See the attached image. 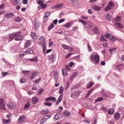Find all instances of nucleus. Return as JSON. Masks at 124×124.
<instances>
[{
	"mask_svg": "<svg viewBox=\"0 0 124 124\" xmlns=\"http://www.w3.org/2000/svg\"><path fill=\"white\" fill-rule=\"evenodd\" d=\"M114 4L111 1L109 2L108 6L105 8L104 11H107L109 10L111 8L115 6Z\"/></svg>",
	"mask_w": 124,
	"mask_h": 124,
	"instance_id": "nucleus-1",
	"label": "nucleus"
},
{
	"mask_svg": "<svg viewBox=\"0 0 124 124\" xmlns=\"http://www.w3.org/2000/svg\"><path fill=\"white\" fill-rule=\"evenodd\" d=\"M91 59L96 63H98L99 62V55H92L91 56Z\"/></svg>",
	"mask_w": 124,
	"mask_h": 124,
	"instance_id": "nucleus-2",
	"label": "nucleus"
},
{
	"mask_svg": "<svg viewBox=\"0 0 124 124\" xmlns=\"http://www.w3.org/2000/svg\"><path fill=\"white\" fill-rule=\"evenodd\" d=\"M8 107L10 109H14L16 107L15 103L13 102H10L7 105Z\"/></svg>",
	"mask_w": 124,
	"mask_h": 124,
	"instance_id": "nucleus-3",
	"label": "nucleus"
},
{
	"mask_svg": "<svg viewBox=\"0 0 124 124\" xmlns=\"http://www.w3.org/2000/svg\"><path fill=\"white\" fill-rule=\"evenodd\" d=\"M21 32L20 31L17 32L15 40L16 41H19L22 39L23 37L21 36Z\"/></svg>",
	"mask_w": 124,
	"mask_h": 124,
	"instance_id": "nucleus-4",
	"label": "nucleus"
},
{
	"mask_svg": "<svg viewBox=\"0 0 124 124\" xmlns=\"http://www.w3.org/2000/svg\"><path fill=\"white\" fill-rule=\"evenodd\" d=\"M3 100L1 98H0V109H3L4 110H6L5 107V104H4Z\"/></svg>",
	"mask_w": 124,
	"mask_h": 124,
	"instance_id": "nucleus-5",
	"label": "nucleus"
},
{
	"mask_svg": "<svg viewBox=\"0 0 124 124\" xmlns=\"http://www.w3.org/2000/svg\"><path fill=\"white\" fill-rule=\"evenodd\" d=\"M39 42L40 44H41L42 46H45V41L44 37L43 36H42L40 37L39 39Z\"/></svg>",
	"mask_w": 124,
	"mask_h": 124,
	"instance_id": "nucleus-6",
	"label": "nucleus"
},
{
	"mask_svg": "<svg viewBox=\"0 0 124 124\" xmlns=\"http://www.w3.org/2000/svg\"><path fill=\"white\" fill-rule=\"evenodd\" d=\"M17 32L12 33L8 35V36L10 39L9 41L13 40L15 37H16Z\"/></svg>",
	"mask_w": 124,
	"mask_h": 124,
	"instance_id": "nucleus-7",
	"label": "nucleus"
},
{
	"mask_svg": "<svg viewBox=\"0 0 124 124\" xmlns=\"http://www.w3.org/2000/svg\"><path fill=\"white\" fill-rule=\"evenodd\" d=\"M26 118L24 115L20 116L18 119V122L19 123H22L25 119Z\"/></svg>",
	"mask_w": 124,
	"mask_h": 124,
	"instance_id": "nucleus-8",
	"label": "nucleus"
},
{
	"mask_svg": "<svg viewBox=\"0 0 124 124\" xmlns=\"http://www.w3.org/2000/svg\"><path fill=\"white\" fill-rule=\"evenodd\" d=\"M92 8L95 10L98 11L101 10V7L96 5H94L92 7Z\"/></svg>",
	"mask_w": 124,
	"mask_h": 124,
	"instance_id": "nucleus-9",
	"label": "nucleus"
},
{
	"mask_svg": "<svg viewBox=\"0 0 124 124\" xmlns=\"http://www.w3.org/2000/svg\"><path fill=\"white\" fill-rule=\"evenodd\" d=\"M14 16V15L13 13H9L6 14L5 15V17L6 19H8Z\"/></svg>",
	"mask_w": 124,
	"mask_h": 124,
	"instance_id": "nucleus-10",
	"label": "nucleus"
},
{
	"mask_svg": "<svg viewBox=\"0 0 124 124\" xmlns=\"http://www.w3.org/2000/svg\"><path fill=\"white\" fill-rule=\"evenodd\" d=\"M120 117V114L117 112L115 113L114 114V117L115 119L116 120H118Z\"/></svg>",
	"mask_w": 124,
	"mask_h": 124,
	"instance_id": "nucleus-11",
	"label": "nucleus"
},
{
	"mask_svg": "<svg viewBox=\"0 0 124 124\" xmlns=\"http://www.w3.org/2000/svg\"><path fill=\"white\" fill-rule=\"evenodd\" d=\"M48 118V116H46L43 118L40 121V124H43L46 121V119Z\"/></svg>",
	"mask_w": 124,
	"mask_h": 124,
	"instance_id": "nucleus-12",
	"label": "nucleus"
},
{
	"mask_svg": "<svg viewBox=\"0 0 124 124\" xmlns=\"http://www.w3.org/2000/svg\"><path fill=\"white\" fill-rule=\"evenodd\" d=\"M115 26L118 28L122 29L123 28L122 24L120 23H117L114 24Z\"/></svg>",
	"mask_w": 124,
	"mask_h": 124,
	"instance_id": "nucleus-13",
	"label": "nucleus"
},
{
	"mask_svg": "<svg viewBox=\"0 0 124 124\" xmlns=\"http://www.w3.org/2000/svg\"><path fill=\"white\" fill-rule=\"evenodd\" d=\"M31 36L33 39H37L39 37L38 35H36L34 32L31 33Z\"/></svg>",
	"mask_w": 124,
	"mask_h": 124,
	"instance_id": "nucleus-14",
	"label": "nucleus"
},
{
	"mask_svg": "<svg viewBox=\"0 0 124 124\" xmlns=\"http://www.w3.org/2000/svg\"><path fill=\"white\" fill-rule=\"evenodd\" d=\"M36 73L35 72L33 73L31 75H30L29 78L31 80L33 79L36 76Z\"/></svg>",
	"mask_w": 124,
	"mask_h": 124,
	"instance_id": "nucleus-15",
	"label": "nucleus"
},
{
	"mask_svg": "<svg viewBox=\"0 0 124 124\" xmlns=\"http://www.w3.org/2000/svg\"><path fill=\"white\" fill-rule=\"evenodd\" d=\"M64 6V4L62 3H59L56 5L54 7L55 8H57L60 9L61 8Z\"/></svg>",
	"mask_w": 124,
	"mask_h": 124,
	"instance_id": "nucleus-16",
	"label": "nucleus"
},
{
	"mask_svg": "<svg viewBox=\"0 0 124 124\" xmlns=\"http://www.w3.org/2000/svg\"><path fill=\"white\" fill-rule=\"evenodd\" d=\"M55 54L54 53H52L50 56V59L52 60V61L54 62L55 59Z\"/></svg>",
	"mask_w": 124,
	"mask_h": 124,
	"instance_id": "nucleus-17",
	"label": "nucleus"
},
{
	"mask_svg": "<svg viewBox=\"0 0 124 124\" xmlns=\"http://www.w3.org/2000/svg\"><path fill=\"white\" fill-rule=\"evenodd\" d=\"M38 99L36 97H33L32 98V102L33 104H36L38 101Z\"/></svg>",
	"mask_w": 124,
	"mask_h": 124,
	"instance_id": "nucleus-18",
	"label": "nucleus"
},
{
	"mask_svg": "<svg viewBox=\"0 0 124 124\" xmlns=\"http://www.w3.org/2000/svg\"><path fill=\"white\" fill-rule=\"evenodd\" d=\"M35 28L36 30H38L39 28L40 25V23L38 22L36 23L35 24Z\"/></svg>",
	"mask_w": 124,
	"mask_h": 124,
	"instance_id": "nucleus-19",
	"label": "nucleus"
},
{
	"mask_svg": "<svg viewBox=\"0 0 124 124\" xmlns=\"http://www.w3.org/2000/svg\"><path fill=\"white\" fill-rule=\"evenodd\" d=\"M63 114L64 116L67 117L69 116L70 115V113L67 111H64Z\"/></svg>",
	"mask_w": 124,
	"mask_h": 124,
	"instance_id": "nucleus-20",
	"label": "nucleus"
},
{
	"mask_svg": "<svg viewBox=\"0 0 124 124\" xmlns=\"http://www.w3.org/2000/svg\"><path fill=\"white\" fill-rule=\"evenodd\" d=\"M28 60L31 62H37L38 60V58L37 57H36L33 58L29 59Z\"/></svg>",
	"mask_w": 124,
	"mask_h": 124,
	"instance_id": "nucleus-21",
	"label": "nucleus"
},
{
	"mask_svg": "<svg viewBox=\"0 0 124 124\" xmlns=\"http://www.w3.org/2000/svg\"><path fill=\"white\" fill-rule=\"evenodd\" d=\"M105 17L108 21H110L112 19V16L110 15L109 13H108L106 15Z\"/></svg>",
	"mask_w": 124,
	"mask_h": 124,
	"instance_id": "nucleus-22",
	"label": "nucleus"
},
{
	"mask_svg": "<svg viewBox=\"0 0 124 124\" xmlns=\"http://www.w3.org/2000/svg\"><path fill=\"white\" fill-rule=\"evenodd\" d=\"M62 75L64 76H67V71L65 69H63L62 70Z\"/></svg>",
	"mask_w": 124,
	"mask_h": 124,
	"instance_id": "nucleus-23",
	"label": "nucleus"
},
{
	"mask_svg": "<svg viewBox=\"0 0 124 124\" xmlns=\"http://www.w3.org/2000/svg\"><path fill=\"white\" fill-rule=\"evenodd\" d=\"M121 17L120 16H118L115 19V21L116 22H120L121 20Z\"/></svg>",
	"mask_w": 124,
	"mask_h": 124,
	"instance_id": "nucleus-24",
	"label": "nucleus"
},
{
	"mask_svg": "<svg viewBox=\"0 0 124 124\" xmlns=\"http://www.w3.org/2000/svg\"><path fill=\"white\" fill-rule=\"evenodd\" d=\"M62 95H61L59 97L56 102V104H58L62 100Z\"/></svg>",
	"mask_w": 124,
	"mask_h": 124,
	"instance_id": "nucleus-25",
	"label": "nucleus"
},
{
	"mask_svg": "<svg viewBox=\"0 0 124 124\" xmlns=\"http://www.w3.org/2000/svg\"><path fill=\"white\" fill-rule=\"evenodd\" d=\"M2 122L4 124H7L10 122V119L6 120L4 118L2 120Z\"/></svg>",
	"mask_w": 124,
	"mask_h": 124,
	"instance_id": "nucleus-26",
	"label": "nucleus"
},
{
	"mask_svg": "<svg viewBox=\"0 0 124 124\" xmlns=\"http://www.w3.org/2000/svg\"><path fill=\"white\" fill-rule=\"evenodd\" d=\"M94 83L93 82H90L89 83V84H88L87 85V88H90L93 85H94Z\"/></svg>",
	"mask_w": 124,
	"mask_h": 124,
	"instance_id": "nucleus-27",
	"label": "nucleus"
},
{
	"mask_svg": "<svg viewBox=\"0 0 124 124\" xmlns=\"http://www.w3.org/2000/svg\"><path fill=\"white\" fill-rule=\"evenodd\" d=\"M92 30L93 31L94 33L97 34L99 33V32L98 30V28L96 27H94Z\"/></svg>",
	"mask_w": 124,
	"mask_h": 124,
	"instance_id": "nucleus-28",
	"label": "nucleus"
},
{
	"mask_svg": "<svg viewBox=\"0 0 124 124\" xmlns=\"http://www.w3.org/2000/svg\"><path fill=\"white\" fill-rule=\"evenodd\" d=\"M30 44L31 43L30 41H27L25 43V47L26 48L30 46Z\"/></svg>",
	"mask_w": 124,
	"mask_h": 124,
	"instance_id": "nucleus-29",
	"label": "nucleus"
},
{
	"mask_svg": "<svg viewBox=\"0 0 124 124\" xmlns=\"http://www.w3.org/2000/svg\"><path fill=\"white\" fill-rule=\"evenodd\" d=\"M64 90V88L62 86H61L60 88L59 92L60 94H61L63 93Z\"/></svg>",
	"mask_w": 124,
	"mask_h": 124,
	"instance_id": "nucleus-30",
	"label": "nucleus"
},
{
	"mask_svg": "<svg viewBox=\"0 0 124 124\" xmlns=\"http://www.w3.org/2000/svg\"><path fill=\"white\" fill-rule=\"evenodd\" d=\"M30 106V103L28 102L26 104L24 107V108L25 109L28 108Z\"/></svg>",
	"mask_w": 124,
	"mask_h": 124,
	"instance_id": "nucleus-31",
	"label": "nucleus"
},
{
	"mask_svg": "<svg viewBox=\"0 0 124 124\" xmlns=\"http://www.w3.org/2000/svg\"><path fill=\"white\" fill-rule=\"evenodd\" d=\"M77 93V92H75L72 93L71 95V97L72 98H74L75 96H77L76 94Z\"/></svg>",
	"mask_w": 124,
	"mask_h": 124,
	"instance_id": "nucleus-32",
	"label": "nucleus"
},
{
	"mask_svg": "<svg viewBox=\"0 0 124 124\" xmlns=\"http://www.w3.org/2000/svg\"><path fill=\"white\" fill-rule=\"evenodd\" d=\"M103 100V98L102 97L96 99L95 101V102H96L101 101Z\"/></svg>",
	"mask_w": 124,
	"mask_h": 124,
	"instance_id": "nucleus-33",
	"label": "nucleus"
},
{
	"mask_svg": "<svg viewBox=\"0 0 124 124\" xmlns=\"http://www.w3.org/2000/svg\"><path fill=\"white\" fill-rule=\"evenodd\" d=\"M26 52H27L28 54H33V51L29 48H28L26 50Z\"/></svg>",
	"mask_w": 124,
	"mask_h": 124,
	"instance_id": "nucleus-34",
	"label": "nucleus"
},
{
	"mask_svg": "<svg viewBox=\"0 0 124 124\" xmlns=\"http://www.w3.org/2000/svg\"><path fill=\"white\" fill-rule=\"evenodd\" d=\"M109 50L110 53L112 54L113 52L116 51V49L115 48H112L111 49H109Z\"/></svg>",
	"mask_w": 124,
	"mask_h": 124,
	"instance_id": "nucleus-35",
	"label": "nucleus"
},
{
	"mask_svg": "<svg viewBox=\"0 0 124 124\" xmlns=\"http://www.w3.org/2000/svg\"><path fill=\"white\" fill-rule=\"evenodd\" d=\"M105 36L106 38H109L110 39V38L113 36V35L110 34H105Z\"/></svg>",
	"mask_w": 124,
	"mask_h": 124,
	"instance_id": "nucleus-36",
	"label": "nucleus"
},
{
	"mask_svg": "<svg viewBox=\"0 0 124 124\" xmlns=\"http://www.w3.org/2000/svg\"><path fill=\"white\" fill-rule=\"evenodd\" d=\"M114 110L112 109H111L108 111V113L109 115L112 114L114 112Z\"/></svg>",
	"mask_w": 124,
	"mask_h": 124,
	"instance_id": "nucleus-37",
	"label": "nucleus"
},
{
	"mask_svg": "<svg viewBox=\"0 0 124 124\" xmlns=\"http://www.w3.org/2000/svg\"><path fill=\"white\" fill-rule=\"evenodd\" d=\"M71 24V23L70 22L66 23L65 25L64 26V27L69 28L70 27V25Z\"/></svg>",
	"mask_w": 124,
	"mask_h": 124,
	"instance_id": "nucleus-38",
	"label": "nucleus"
},
{
	"mask_svg": "<svg viewBox=\"0 0 124 124\" xmlns=\"http://www.w3.org/2000/svg\"><path fill=\"white\" fill-rule=\"evenodd\" d=\"M94 90V89H91L89 91H88V92L87 93V94H86V97H88L89 95Z\"/></svg>",
	"mask_w": 124,
	"mask_h": 124,
	"instance_id": "nucleus-39",
	"label": "nucleus"
},
{
	"mask_svg": "<svg viewBox=\"0 0 124 124\" xmlns=\"http://www.w3.org/2000/svg\"><path fill=\"white\" fill-rule=\"evenodd\" d=\"M20 82L21 83H24L26 82V79H25L21 78L20 80Z\"/></svg>",
	"mask_w": 124,
	"mask_h": 124,
	"instance_id": "nucleus-40",
	"label": "nucleus"
},
{
	"mask_svg": "<svg viewBox=\"0 0 124 124\" xmlns=\"http://www.w3.org/2000/svg\"><path fill=\"white\" fill-rule=\"evenodd\" d=\"M54 27V25L53 24H51L48 27V31H49L51 30L52 28H53Z\"/></svg>",
	"mask_w": 124,
	"mask_h": 124,
	"instance_id": "nucleus-41",
	"label": "nucleus"
},
{
	"mask_svg": "<svg viewBox=\"0 0 124 124\" xmlns=\"http://www.w3.org/2000/svg\"><path fill=\"white\" fill-rule=\"evenodd\" d=\"M24 53L25 52H24V51H22L21 52L20 54V57L21 58H23L24 55H25L24 54Z\"/></svg>",
	"mask_w": 124,
	"mask_h": 124,
	"instance_id": "nucleus-42",
	"label": "nucleus"
},
{
	"mask_svg": "<svg viewBox=\"0 0 124 124\" xmlns=\"http://www.w3.org/2000/svg\"><path fill=\"white\" fill-rule=\"evenodd\" d=\"M59 116V114H57L55 115L54 116V118L56 120H58L60 118Z\"/></svg>",
	"mask_w": 124,
	"mask_h": 124,
	"instance_id": "nucleus-43",
	"label": "nucleus"
},
{
	"mask_svg": "<svg viewBox=\"0 0 124 124\" xmlns=\"http://www.w3.org/2000/svg\"><path fill=\"white\" fill-rule=\"evenodd\" d=\"M62 46L63 48L65 49H67L69 48V46L65 45H63Z\"/></svg>",
	"mask_w": 124,
	"mask_h": 124,
	"instance_id": "nucleus-44",
	"label": "nucleus"
},
{
	"mask_svg": "<svg viewBox=\"0 0 124 124\" xmlns=\"http://www.w3.org/2000/svg\"><path fill=\"white\" fill-rule=\"evenodd\" d=\"M22 20L19 17H18L16 19H15V22H20Z\"/></svg>",
	"mask_w": 124,
	"mask_h": 124,
	"instance_id": "nucleus-45",
	"label": "nucleus"
},
{
	"mask_svg": "<svg viewBox=\"0 0 124 124\" xmlns=\"http://www.w3.org/2000/svg\"><path fill=\"white\" fill-rule=\"evenodd\" d=\"M51 14V13L50 12H48L45 14V16H46L47 17L49 16V15H50Z\"/></svg>",
	"mask_w": 124,
	"mask_h": 124,
	"instance_id": "nucleus-46",
	"label": "nucleus"
},
{
	"mask_svg": "<svg viewBox=\"0 0 124 124\" xmlns=\"http://www.w3.org/2000/svg\"><path fill=\"white\" fill-rule=\"evenodd\" d=\"M110 39L112 40V41L113 42L115 41L116 40V39L113 36L111 37V38H110Z\"/></svg>",
	"mask_w": 124,
	"mask_h": 124,
	"instance_id": "nucleus-47",
	"label": "nucleus"
},
{
	"mask_svg": "<svg viewBox=\"0 0 124 124\" xmlns=\"http://www.w3.org/2000/svg\"><path fill=\"white\" fill-rule=\"evenodd\" d=\"M66 85L65 87V90H67V88H68L69 85V82H67L66 83Z\"/></svg>",
	"mask_w": 124,
	"mask_h": 124,
	"instance_id": "nucleus-48",
	"label": "nucleus"
},
{
	"mask_svg": "<svg viewBox=\"0 0 124 124\" xmlns=\"http://www.w3.org/2000/svg\"><path fill=\"white\" fill-rule=\"evenodd\" d=\"M48 20L47 17L45 16L43 18V21L44 22H46Z\"/></svg>",
	"mask_w": 124,
	"mask_h": 124,
	"instance_id": "nucleus-49",
	"label": "nucleus"
},
{
	"mask_svg": "<svg viewBox=\"0 0 124 124\" xmlns=\"http://www.w3.org/2000/svg\"><path fill=\"white\" fill-rule=\"evenodd\" d=\"M44 104L45 105L48 106H51V103H49L48 102L44 103Z\"/></svg>",
	"mask_w": 124,
	"mask_h": 124,
	"instance_id": "nucleus-50",
	"label": "nucleus"
},
{
	"mask_svg": "<svg viewBox=\"0 0 124 124\" xmlns=\"http://www.w3.org/2000/svg\"><path fill=\"white\" fill-rule=\"evenodd\" d=\"M29 71H28L23 70L22 72L24 74H27L29 73Z\"/></svg>",
	"mask_w": 124,
	"mask_h": 124,
	"instance_id": "nucleus-51",
	"label": "nucleus"
},
{
	"mask_svg": "<svg viewBox=\"0 0 124 124\" xmlns=\"http://www.w3.org/2000/svg\"><path fill=\"white\" fill-rule=\"evenodd\" d=\"M12 2L13 4L14 5H17V2L16 0H13Z\"/></svg>",
	"mask_w": 124,
	"mask_h": 124,
	"instance_id": "nucleus-52",
	"label": "nucleus"
},
{
	"mask_svg": "<svg viewBox=\"0 0 124 124\" xmlns=\"http://www.w3.org/2000/svg\"><path fill=\"white\" fill-rule=\"evenodd\" d=\"M100 40L101 41H107L106 40V39H105L104 37L102 35L101 36V37L100 39Z\"/></svg>",
	"mask_w": 124,
	"mask_h": 124,
	"instance_id": "nucleus-53",
	"label": "nucleus"
},
{
	"mask_svg": "<svg viewBox=\"0 0 124 124\" xmlns=\"http://www.w3.org/2000/svg\"><path fill=\"white\" fill-rule=\"evenodd\" d=\"M41 80V78L40 77L39 79L36 80L34 81V82L36 83H39Z\"/></svg>",
	"mask_w": 124,
	"mask_h": 124,
	"instance_id": "nucleus-54",
	"label": "nucleus"
},
{
	"mask_svg": "<svg viewBox=\"0 0 124 124\" xmlns=\"http://www.w3.org/2000/svg\"><path fill=\"white\" fill-rule=\"evenodd\" d=\"M83 121L87 123H89L90 122L89 120L88 119H85L83 120Z\"/></svg>",
	"mask_w": 124,
	"mask_h": 124,
	"instance_id": "nucleus-55",
	"label": "nucleus"
},
{
	"mask_svg": "<svg viewBox=\"0 0 124 124\" xmlns=\"http://www.w3.org/2000/svg\"><path fill=\"white\" fill-rule=\"evenodd\" d=\"M43 3L44 1L43 0H39L38 3L41 5L43 4Z\"/></svg>",
	"mask_w": 124,
	"mask_h": 124,
	"instance_id": "nucleus-56",
	"label": "nucleus"
},
{
	"mask_svg": "<svg viewBox=\"0 0 124 124\" xmlns=\"http://www.w3.org/2000/svg\"><path fill=\"white\" fill-rule=\"evenodd\" d=\"M44 91V89H43L41 88L39 90V94H40L41 93Z\"/></svg>",
	"mask_w": 124,
	"mask_h": 124,
	"instance_id": "nucleus-57",
	"label": "nucleus"
},
{
	"mask_svg": "<svg viewBox=\"0 0 124 124\" xmlns=\"http://www.w3.org/2000/svg\"><path fill=\"white\" fill-rule=\"evenodd\" d=\"M41 5V8L43 9L45 8L46 7V4H43Z\"/></svg>",
	"mask_w": 124,
	"mask_h": 124,
	"instance_id": "nucleus-58",
	"label": "nucleus"
},
{
	"mask_svg": "<svg viewBox=\"0 0 124 124\" xmlns=\"http://www.w3.org/2000/svg\"><path fill=\"white\" fill-rule=\"evenodd\" d=\"M51 99V101L53 102H55L56 100V99L54 97H52V98Z\"/></svg>",
	"mask_w": 124,
	"mask_h": 124,
	"instance_id": "nucleus-59",
	"label": "nucleus"
},
{
	"mask_svg": "<svg viewBox=\"0 0 124 124\" xmlns=\"http://www.w3.org/2000/svg\"><path fill=\"white\" fill-rule=\"evenodd\" d=\"M65 21V20L64 19H61L59 20L58 21V23H61L62 22H63Z\"/></svg>",
	"mask_w": 124,
	"mask_h": 124,
	"instance_id": "nucleus-60",
	"label": "nucleus"
},
{
	"mask_svg": "<svg viewBox=\"0 0 124 124\" xmlns=\"http://www.w3.org/2000/svg\"><path fill=\"white\" fill-rule=\"evenodd\" d=\"M23 4H26L28 3V1L27 0H23Z\"/></svg>",
	"mask_w": 124,
	"mask_h": 124,
	"instance_id": "nucleus-61",
	"label": "nucleus"
},
{
	"mask_svg": "<svg viewBox=\"0 0 124 124\" xmlns=\"http://www.w3.org/2000/svg\"><path fill=\"white\" fill-rule=\"evenodd\" d=\"M17 0V3L19 4H21L22 3L21 0Z\"/></svg>",
	"mask_w": 124,
	"mask_h": 124,
	"instance_id": "nucleus-62",
	"label": "nucleus"
},
{
	"mask_svg": "<svg viewBox=\"0 0 124 124\" xmlns=\"http://www.w3.org/2000/svg\"><path fill=\"white\" fill-rule=\"evenodd\" d=\"M77 73L76 72H74L73 73L72 75L75 78L77 76Z\"/></svg>",
	"mask_w": 124,
	"mask_h": 124,
	"instance_id": "nucleus-63",
	"label": "nucleus"
},
{
	"mask_svg": "<svg viewBox=\"0 0 124 124\" xmlns=\"http://www.w3.org/2000/svg\"><path fill=\"white\" fill-rule=\"evenodd\" d=\"M50 97H49L45 98V101H50Z\"/></svg>",
	"mask_w": 124,
	"mask_h": 124,
	"instance_id": "nucleus-64",
	"label": "nucleus"
}]
</instances>
